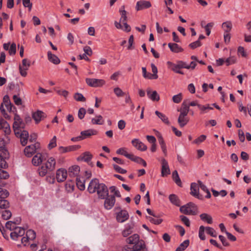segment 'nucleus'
Listing matches in <instances>:
<instances>
[{
    "label": "nucleus",
    "instance_id": "f257e3e1",
    "mask_svg": "<svg viewBox=\"0 0 251 251\" xmlns=\"http://www.w3.org/2000/svg\"><path fill=\"white\" fill-rule=\"evenodd\" d=\"M56 160L53 157H49L47 161L43 163L38 169L40 176H45L49 172H52L55 169Z\"/></svg>",
    "mask_w": 251,
    "mask_h": 251
},
{
    "label": "nucleus",
    "instance_id": "f03ea898",
    "mask_svg": "<svg viewBox=\"0 0 251 251\" xmlns=\"http://www.w3.org/2000/svg\"><path fill=\"white\" fill-rule=\"evenodd\" d=\"M180 211L186 215H195L197 214L198 208L193 202H189L180 207Z\"/></svg>",
    "mask_w": 251,
    "mask_h": 251
},
{
    "label": "nucleus",
    "instance_id": "7ed1b4c3",
    "mask_svg": "<svg viewBox=\"0 0 251 251\" xmlns=\"http://www.w3.org/2000/svg\"><path fill=\"white\" fill-rule=\"evenodd\" d=\"M86 84L92 87H101L105 84V81L102 79L86 78Z\"/></svg>",
    "mask_w": 251,
    "mask_h": 251
},
{
    "label": "nucleus",
    "instance_id": "20e7f679",
    "mask_svg": "<svg viewBox=\"0 0 251 251\" xmlns=\"http://www.w3.org/2000/svg\"><path fill=\"white\" fill-rule=\"evenodd\" d=\"M40 148V145L37 142L34 144L27 146L24 150L25 154L28 157H31L35 152L36 151Z\"/></svg>",
    "mask_w": 251,
    "mask_h": 251
},
{
    "label": "nucleus",
    "instance_id": "39448f33",
    "mask_svg": "<svg viewBox=\"0 0 251 251\" xmlns=\"http://www.w3.org/2000/svg\"><path fill=\"white\" fill-rule=\"evenodd\" d=\"M8 154L7 151L3 147H0V167L3 169H6L8 167V164L5 160Z\"/></svg>",
    "mask_w": 251,
    "mask_h": 251
},
{
    "label": "nucleus",
    "instance_id": "423d86ee",
    "mask_svg": "<svg viewBox=\"0 0 251 251\" xmlns=\"http://www.w3.org/2000/svg\"><path fill=\"white\" fill-rule=\"evenodd\" d=\"M99 198L104 199L108 195V190L107 186L103 183H100L97 190Z\"/></svg>",
    "mask_w": 251,
    "mask_h": 251
},
{
    "label": "nucleus",
    "instance_id": "0eeeda50",
    "mask_svg": "<svg viewBox=\"0 0 251 251\" xmlns=\"http://www.w3.org/2000/svg\"><path fill=\"white\" fill-rule=\"evenodd\" d=\"M161 164V176H167L171 174L170 169L167 161L164 158L160 159Z\"/></svg>",
    "mask_w": 251,
    "mask_h": 251
},
{
    "label": "nucleus",
    "instance_id": "6e6552de",
    "mask_svg": "<svg viewBox=\"0 0 251 251\" xmlns=\"http://www.w3.org/2000/svg\"><path fill=\"white\" fill-rule=\"evenodd\" d=\"M30 66V61L25 58L22 60V66L20 65L19 70L20 74L23 76H26L27 75L26 71Z\"/></svg>",
    "mask_w": 251,
    "mask_h": 251
},
{
    "label": "nucleus",
    "instance_id": "1a4fd4ad",
    "mask_svg": "<svg viewBox=\"0 0 251 251\" xmlns=\"http://www.w3.org/2000/svg\"><path fill=\"white\" fill-rule=\"evenodd\" d=\"M25 233V229L21 227H18L10 233V237L14 240H17L19 237L23 236Z\"/></svg>",
    "mask_w": 251,
    "mask_h": 251
},
{
    "label": "nucleus",
    "instance_id": "9d476101",
    "mask_svg": "<svg viewBox=\"0 0 251 251\" xmlns=\"http://www.w3.org/2000/svg\"><path fill=\"white\" fill-rule=\"evenodd\" d=\"M116 200L114 196H108L105 198L104 207L107 210L111 209L114 205Z\"/></svg>",
    "mask_w": 251,
    "mask_h": 251
},
{
    "label": "nucleus",
    "instance_id": "9b49d317",
    "mask_svg": "<svg viewBox=\"0 0 251 251\" xmlns=\"http://www.w3.org/2000/svg\"><path fill=\"white\" fill-rule=\"evenodd\" d=\"M67 176V172L65 169L60 168L56 171V178L59 182L65 181Z\"/></svg>",
    "mask_w": 251,
    "mask_h": 251
},
{
    "label": "nucleus",
    "instance_id": "f8f14e48",
    "mask_svg": "<svg viewBox=\"0 0 251 251\" xmlns=\"http://www.w3.org/2000/svg\"><path fill=\"white\" fill-rule=\"evenodd\" d=\"M46 117L47 115L44 112L39 110L32 113V117L35 121L36 124H38L42 120L46 118Z\"/></svg>",
    "mask_w": 251,
    "mask_h": 251
},
{
    "label": "nucleus",
    "instance_id": "ddd939ff",
    "mask_svg": "<svg viewBox=\"0 0 251 251\" xmlns=\"http://www.w3.org/2000/svg\"><path fill=\"white\" fill-rule=\"evenodd\" d=\"M151 6V4L150 1L142 0L137 2L135 8L137 11H140L149 8Z\"/></svg>",
    "mask_w": 251,
    "mask_h": 251
},
{
    "label": "nucleus",
    "instance_id": "4468645a",
    "mask_svg": "<svg viewBox=\"0 0 251 251\" xmlns=\"http://www.w3.org/2000/svg\"><path fill=\"white\" fill-rule=\"evenodd\" d=\"M129 218V215L127 211L121 210L117 213L116 219L118 222L123 223Z\"/></svg>",
    "mask_w": 251,
    "mask_h": 251
},
{
    "label": "nucleus",
    "instance_id": "2eb2a0df",
    "mask_svg": "<svg viewBox=\"0 0 251 251\" xmlns=\"http://www.w3.org/2000/svg\"><path fill=\"white\" fill-rule=\"evenodd\" d=\"M25 127V124L22 120L19 122H14L13 125V128L15 135L18 136V134L22 131V129Z\"/></svg>",
    "mask_w": 251,
    "mask_h": 251
},
{
    "label": "nucleus",
    "instance_id": "dca6fc26",
    "mask_svg": "<svg viewBox=\"0 0 251 251\" xmlns=\"http://www.w3.org/2000/svg\"><path fill=\"white\" fill-rule=\"evenodd\" d=\"M100 183L97 178L93 179L89 183L88 191L90 193H94L96 192Z\"/></svg>",
    "mask_w": 251,
    "mask_h": 251
},
{
    "label": "nucleus",
    "instance_id": "f3484780",
    "mask_svg": "<svg viewBox=\"0 0 251 251\" xmlns=\"http://www.w3.org/2000/svg\"><path fill=\"white\" fill-rule=\"evenodd\" d=\"M190 194L193 196L199 199H201V196L199 194V186L196 183H192L191 184Z\"/></svg>",
    "mask_w": 251,
    "mask_h": 251
},
{
    "label": "nucleus",
    "instance_id": "a211bd4d",
    "mask_svg": "<svg viewBox=\"0 0 251 251\" xmlns=\"http://www.w3.org/2000/svg\"><path fill=\"white\" fill-rule=\"evenodd\" d=\"M131 143L132 145L138 150L145 151L147 150V147L138 139L132 140Z\"/></svg>",
    "mask_w": 251,
    "mask_h": 251
},
{
    "label": "nucleus",
    "instance_id": "6ab92c4d",
    "mask_svg": "<svg viewBox=\"0 0 251 251\" xmlns=\"http://www.w3.org/2000/svg\"><path fill=\"white\" fill-rule=\"evenodd\" d=\"M18 136L20 137V141L22 146H25L27 143L28 139L29 138L28 132L26 130H23L22 131L20 132V134H18Z\"/></svg>",
    "mask_w": 251,
    "mask_h": 251
},
{
    "label": "nucleus",
    "instance_id": "aec40b11",
    "mask_svg": "<svg viewBox=\"0 0 251 251\" xmlns=\"http://www.w3.org/2000/svg\"><path fill=\"white\" fill-rule=\"evenodd\" d=\"M147 96L152 101H158L160 100V97L156 91H151L148 89L147 91Z\"/></svg>",
    "mask_w": 251,
    "mask_h": 251
},
{
    "label": "nucleus",
    "instance_id": "412c9836",
    "mask_svg": "<svg viewBox=\"0 0 251 251\" xmlns=\"http://www.w3.org/2000/svg\"><path fill=\"white\" fill-rule=\"evenodd\" d=\"M142 240L139 241V236L137 234H134L126 239V242L129 244L137 245Z\"/></svg>",
    "mask_w": 251,
    "mask_h": 251
},
{
    "label": "nucleus",
    "instance_id": "4be33fe9",
    "mask_svg": "<svg viewBox=\"0 0 251 251\" xmlns=\"http://www.w3.org/2000/svg\"><path fill=\"white\" fill-rule=\"evenodd\" d=\"M80 171V168L77 165L70 167L68 169L69 175L71 177L77 176Z\"/></svg>",
    "mask_w": 251,
    "mask_h": 251
},
{
    "label": "nucleus",
    "instance_id": "5701e85b",
    "mask_svg": "<svg viewBox=\"0 0 251 251\" xmlns=\"http://www.w3.org/2000/svg\"><path fill=\"white\" fill-rule=\"evenodd\" d=\"M98 132L97 130L94 129H89L86 130L82 131L80 132L81 136L84 137V139L89 137L92 135H96L98 134Z\"/></svg>",
    "mask_w": 251,
    "mask_h": 251
},
{
    "label": "nucleus",
    "instance_id": "b1692460",
    "mask_svg": "<svg viewBox=\"0 0 251 251\" xmlns=\"http://www.w3.org/2000/svg\"><path fill=\"white\" fill-rule=\"evenodd\" d=\"M43 161V157L42 154L37 153L33 156L32 159V163L34 166H39Z\"/></svg>",
    "mask_w": 251,
    "mask_h": 251
},
{
    "label": "nucleus",
    "instance_id": "393cba45",
    "mask_svg": "<svg viewBox=\"0 0 251 251\" xmlns=\"http://www.w3.org/2000/svg\"><path fill=\"white\" fill-rule=\"evenodd\" d=\"M168 47L170 50L175 53L181 52L183 51V49L176 43H170L168 44Z\"/></svg>",
    "mask_w": 251,
    "mask_h": 251
},
{
    "label": "nucleus",
    "instance_id": "a878e982",
    "mask_svg": "<svg viewBox=\"0 0 251 251\" xmlns=\"http://www.w3.org/2000/svg\"><path fill=\"white\" fill-rule=\"evenodd\" d=\"M0 128L3 130L5 135H9L11 132L10 126L6 121H0Z\"/></svg>",
    "mask_w": 251,
    "mask_h": 251
},
{
    "label": "nucleus",
    "instance_id": "bb28decb",
    "mask_svg": "<svg viewBox=\"0 0 251 251\" xmlns=\"http://www.w3.org/2000/svg\"><path fill=\"white\" fill-rule=\"evenodd\" d=\"M130 251H148L144 241H141L137 245H134Z\"/></svg>",
    "mask_w": 251,
    "mask_h": 251
},
{
    "label": "nucleus",
    "instance_id": "cd10ccee",
    "mask_svg": "<svg viewBox=\"0 0 251 251\" xmlns=\"http://www.w3.org/2000/svg\"><path fill=\"white\" fill-rule=\"evenodd\" d=\"M48 58L50 62L54 64H58L60 62L59 58L56 55L51 53L50 51L48 52Z\"/></svg>",
    "mask_w": 251,
    "mask_h": 251
},
{
    "label": "nucleus",
    "instance_id": "c85d7f7f",
    "mask_svg": "<svg viewBox=\"0 0 251 251\" xmlns=\"http://www.w3.org/2000/svg\"><path fill=\"white\" fill-rule=\"evenodd\" d=\"M2 101L3 104H4L7 110L9 111H11L12 110L13 105L10 100L9 96L7 95L4 96Z\"/></svg>",
    "mask_w": 251,
    "mask_h": 251
},
{
    "label": "nucleus",
    "instance_id": "c756f323",
    "mask_svg": "<svg viewBox=\"0 0 251 251\" xmlns=\"http://www.w3.org/2000/svg\"><path fill=\"white\" fill-rule=\"evenodd\" d=\"M104 123V120H103V117L100 115H97L95 118L91 119V124L92 125H102Z\"/></svg>",
    "mask_w": 251,
    "mask_h": 251
},
{
    "label": "nucleus",
    "instance_id": "7c9ffc66",
    "mask_svg": "<svg viewBox=\"0 0 251 251\" xmlns=\"http://www.w3.org/2000/svg\"><path fill=\"white\" fill-rule=\"evenodd\" d=\"M158 142L159 145H160L161 150L163 153L164 154V155L166 156L167 155V147L165 141L162 136H158Z\"/></svg>",
    "mask_w": 251,
    "mask_h": 251
},
{
    "label": "nucleus",
    "instance_id": "2f4dec72",
    "mask_svg": "<svg viewBox=\"0 0 251 251\" xmlns=\"http://www.w3.org/2000/svg\"><path fill=\"white\" fill-rule=\"evenodd\" d=\"M201 219L209 224H211L213 222L212 217L207 213H202L200 215Z\"/></svg>",
    "mask_w": 251,
    "mask_h": 251
},
{
    "label": "nucleus",
    "instance_id": "473e14b6",
    "mask_svg": "<svg viewBox=\"0 0 251 251\" xmlns=\"http://www.w3.org/2000/svg\"><path fill=\"white\" fill-rule=\"evenodd\" d=\"M169 199L172 204L177 206L180 205V201L176 195L171 194L169 196Z\"/></svg>",
    "mask_w": 251,
    "mask_h": 251
},
{
    "label": "nucleus",
    "instance_id": "72a5a7b5",
    "mask_svg": "<svg viewBox=\"0 0 251 251\" xmlns=\"http://www.w3.org/2000/svg\"><path fill=\"white\" fill-rule=\"evenodd\" d=\"M76 183L78 188L82 191L85 189V180L83 178L76 177Z\"/></svg>",
    "mask_w": 251,
    "mask_h": 251
},
{
    "label": "nucleus",
    "instance_id": "f704fd0d",
    "mask_svg": "<svg viewBox=\"0 0 251 251\" xmlns=\"http://www.w3.org/2000/svg\"><path fill=\"white\" fill-rule=\"evenodd\" d=\"M222 27L225 33H229L232 29V25L230 21H226L222 24Z\"/></svg>",
    "mask_w": 251,
    "mask_h": 251
},
{
    "label": "nucleus",
    "instance_id": "c9c22d12",
    "mask_svg": "<svg viewBox=\"0 0 251 251\" xmlns=\"http://www.w3.org/2000/svg\"><path fill=\"white\" fill-rule=\"evenodd\" d=\"M19 224V222L16 223L9 221L6 223L5 227L7 229L11 231H13L15 230L17 227H18L16 225Z\"/></svg>",
    "mask_w": 251,
    "mask_h": 251
},
{
    "label": "nucleus",
    "instance_id": "e433bc0d",
    "mask_svg": "<svg viewBox=\"0 0 251 251\" xmlns=\"http://www.w3.org/2000/svg\"><path fill=\"white\" fill-rule=\"evenodd\" d=\"M129 159L138 163L142 164L144 167L147 166L146 161L140 157L135 156L133 154H131L130 157H129Z\"/></svg>",
    "mask_w": 251,
    "mask_h": 251
},
{
    "label": "nucleus",
    "instance_id": "4c0bfd02",
    "mask_svg": "<svg viewBox=\"0 0 251 251\" xmlns=\"http://www.w3.org/2000/svg\"><path fill=\"white\" fill-rule=\"evenodd\" d=\"M155 114L162 120L165 124L169 125L170 124L168 117L164 114L158 111L155 112Z\"/></svg>",
    "mask_w": 251,
    "mask_h": 251
},
{
    "label": "nucleus",
    "instance_id": "58836bf2",
    "mask_svg": "<svg viewBox=\"0 0 251 251\" xmlns=\"http://www.w3.org/2000/svg\"><path fill=\"white\" fill-rule=\"evenodd\" d=\"M189 122V119L187 117L179 116L178 118V123L180 127L184 126Z\"/></svg>",
    "mask_w": 251,
    "mask_h": 251
},
{
    "label": "nucleus",
    "instance_id": "ea45409f",
    "mask_svg": "<svg viewBox=\"0 0 251 251\" xmlns=\"http://www.w3.org/2000/svg\"><path fill=\"white\" fill-rule=\"evenodd\" d=\"M116 153L119 154L123 155L127 158L130 157L131 154H129L126 151V149L125 148H121L117 150Z\"/></svg>",
    "mask_w": 251,
    "mask_h": 251
},
{
    "label": "nucleus",
    "instance_id": "a19ab883",
    "mask_svg": "<svg viewBox=\"0 0 251 251\" xmlns=\"http://www.w3.org/2000/svg\"><path fill=\"white\" fill-rule=\"evenodd\" d=\"M147 219L151 223L154 224V225H159L162 222V219H158L157 218V216L156 217L153 218L152 217L148 216L147 217Z\"/></svg>",
    "mask_w": 251,
    "mask_h": 251
},
{
    "label": "nucleus",
    "instance_id": "79ce46f5",
    "mask_svg": "<svg viewBox=\"0 0 251 251\" xmlns=\"http://www.w3.org/2000/svg\"><path fill=\"white\" fill-rule=\"evenodd\" d=\"M151 70L152 74H151V75L152 79H156L158 78V75H157V68L155 66V65L152 63L151 64Z\"/></svg>",
    "mask_w": 251,
    "mask_h": 251
},
{
    "label": "nucleus",
    "instance_id": "37998d69",
    "mask_svg": "<svg viewBox=\"0 0 251 251\" xmlns=\"http://www.w3.org/2000/svg\"><path fill=\"white\" fill-rule=\"evenodd\" d=\"M172 176H173V179L175 180V182L178 186H181V182L180 179L179 177L177 172L176 171H175L174 172H173Z\"/></svg>",
    "mask_w": 251,
    "mask_h": 251
},
{
    "label": "nucleus",
    "instance_id": "c03bdc74",
    "mask_svg": "<svg viewBox=\"0 0 251 251\" xmlns=\"http://www.w3.org/2000/svg\"><path fill=\"white\" fill-rule=\"evenodd\" d=\"M178 111H189V106L188 104V100H184L181 104L180 108Z\"/></svg>",
    "mask_w": 251,
    "mask_h": 251
},
{
    "label": "nucleus",
    "instance_id": "a18cd8bd",
    "mask_svg": "<svg viewBox=\"0 0 251 251\" xmlns=\"http://www.w3.org/2000/svg\"><path fill=\"white\" fill-rule=\"evenodd\" d=\"M26 236L29 240H33L36 238V233L34 230L29 229L26 231Z\"/></svg>",
    "mask_w": 251,
    "mask_h": 251
},
{
    "label": "nucleus",
    "instance_id": "49530a36",
    "mask_svg": "<svg viewBox=\"0 0 251 251\" xmlns=\"http://www.w3.org/2000/svg\"><path fill=\"white\" fill-rule=\"evenodd\" d=\"M9 203L7 200L5 199H1L0 200V208L2 209H6L9 207Z\"/></svg>",
    "mask_w": 251,
    "mask_h": 251
},
{
    "label": "nucleus",
    "instance_id": "de8ad7c7",
    "mask_svg": "<svg viewBox=\"0 0 251 251\" xmlns=\"http://www.w3.org/2000/svg\"><path fill=\"white\" fill-rule=\"evenodd\" d=\"M74 98L76 101H83V102L86 100V99L83 96V95L80 93H75L74 96Z\"/></svg>",
    "mask_w": 251,
    "mask_h": 251
},
{
    "label": "nucleus",
    "instance_id": "09e8293b",
    "mask_svg": "<svg viewBox=\"0 0 251 251\" xmlns=\"http://www.w3.org/2000/svg\"><path fill=\"white\" fill-rule=\"evenodd\" d=\"M113 91L115 94L118 97H123L125 95V93L122 91V90L120 88L118 87L114 88L113 89Z\"/></svg>",
    "mask_w": 251,
    "mask_h": 251
},
{
    "label": "nucleus",
    "instance_id": "8fccbe9b",
    "mask_svg": "<svg viewBox=\"0 0 251 251\" xmlns=\"http://www.w3.org/2000/svg\"><path fill=\"white\" fill-rule=\"evenodd\" d=\"M56 140L57 139L55 136H54L50 140L49 144H48V148L50 150H51L56 146Z\"/></svg>",
    "mask_w": 251,
    "mask_h": 251
},
{
    "label": "nucleus",
    "instance_id": "3c124183",
    "mask_svg": "<svg viewBox=\"0 0 251 251\" xmlns=\"http://www.w3.org/2000/svg\"><path fill=\"white\" fill-rule=\"evenodd\" d=\"M9 195V193L7 190L0 188V199H6Z\"/></svg>",
    "mask_w": 251,
    "mask_h": 251
},
{
    "label": "nucleus",
    "instance_id": "603ef678",
    "mask_svg": "<svg viewBox=\"0 0 251 251\" xmlns=\"http://www.w3.org/2000/svg\"><path fill=\"white\" fill-rule=\"evenodd\" d=\"M225 62L227 66L233 64L236 62V58L234 56H230L226 60Z\"/></svg>",
    "mask_w": 251,
    "mask_h": 251
},
{
    "label": "nucleus",
    "instance_id": "864d4df0",
    "mask_svg": "<svg viewBox=\"0 0 251 251\" xmlns=\"http://www.w3.org/2000/svg\"><path fill=\"white\" fill-rule=\"evenodd\" d=\"M92 157V155L89 152H84L82 156V159L85 162L89 161Z\"/></svg>",
    "mask_w": 251,
    "mask_h": 251
},
{
    "label": "nucleus",
    "instance_id": "5fc2aeb1",
    "mask_svg": "<svg viewBox=\"0 0 251 251\" xmlns=\"http://www.w3.org/2000/svg\"><path fill=\"white\" fill-rule=\"evenodd\" d=\"M9 54L10 55H15L16 52V45L15 43H13L9 47L8 50Z\"/></svg>",
    "mask_w": 251,
    "mask_h": 251
},
{
    "label": "nucleus",
    "instance_id": "6e6d98bb",
    "mask_svg": "<svg viewBox=\"0 0 251 251\" xmlns=\"http://www.w3.org/2000/svg\"><path fill=\"white\" fill-rule=\"evenodd\" d=\"M237 52L238 55H241L243 57H247V53L243 47H238Z\"/></svg>",
    "mask_w": 251,
    "mask_h": 251
},
{
    "label": "nucleus",
    "instance_id": "4d7b16f0",
    "mask_svg": "<svg viewBox=\"0 0 251 251\" xmlns=\"http://www.w3.org/2000/svg\"><path fill=\"white\" fill-rule=\"evenodd\" d=\"M173 101L176 103H179L182 99V95L181 93H179L177 95H175L173 97Z\"/></svg>",
    "mask_w": 251,
    "mask_h": 251
},
{
    "label": "nucleus",
    "instance_id": "13d9d810",
    "mask_svg": "<svg viewBox=\"0 0 251 251\" xmlns=\"http://www.w3.org/2000/svg\"><path fill=\"white\" fill-rule=\"evenodd\" d=\"M132 232V228L130 226L126 227L123 231L122 235L124 237H127Z\"/></svg>",
    "mask_w": 251,
    "mask_h": 251
},
{
    "label": "nucleus",
    "instance_id": "bf43d9fd",
    "mask_svg": "<svg viewBox=\"0 0 251 251\" xmlns=\"http://www.w3.org/2000/svg\"><path fill=\"white\" fill-rule=\"evenodd\" d=\"M204 230H205V227L203 226H201L200 227L199 232V236L200 238L202 240H204L205 239L204 233Z\"/></svg>",
    "mask_w": 251,
    "mask_h": 251
},
{
    "label": "nucleus",
    "instance_id": "052dcab7",
    "mask_svg": "<svg viewBox=\"0 0 251 251\" xmlns=\"http://www.w3.org/2000/svg\"><path fill=\"white\" fill-rule=\"evenodd\" d=\"M142 73H143V77L145 78L149 79H152L151 75V73H148L147 72L146 68L145 67H142Z\"/></svg>",
    "mask_w": 251,
    "mask_h": 251
},
{
    "label": "nucleus",
    "instance_id": "680f3d73",
    "mask_svg": "<svg viewBox=\"0 0 251 251\" xmlns=\"http://www.w3.org/2000/svg\"><path fill=\"white\" fill-rule=\"evenodd\" d=\"M109 189L110 190L111 192L114 193L113 196H114L115 197H117L120 198L121 197V195L120 194L119 191L118 190L116 189L115 186H111Z\"/></svg>",
    "mask_w": 251,
    "mask_h": 251
},
{
    "label": "nucleus",
    "instance_id": "e2e57ef3",
    "mask_svg": "<svg viewBox=\"0 0 251 251\" xmlns=\"http://www.w3.org/2000/svg\"><path fill=\"white\" fill-rule=\"evenodd\" d=\"M12 216L11 212L9 210H5L2 213V217L5 220H7L9 219Z\"/></svg>",
    "mask_w": 251,
    "mask_h": 251
},
{
    "label": "nucleus",
    "instance_id": "0e129e2a",
    "mask_svg": "<svg viewBox=\"0 0 251 251\" xmlns=\"http://www.w3.org/2000/svg\"><path fill=\"white\" fill-rule=\"evenodd\" d=\"M206 138V136L204 135H201L197 139H196L194 141L193 143L196 144H200L202 142L204 141Z\"/></svg>",
    "mask_w": 251,
    "mask_h": 251
},
{
    "label": "nucleus",
    "instance_id": "69168bd1",
    "mask_svg": "<svg viewBox=\"0 0 251 251\" xmlns=\"http://www.w3.org/2000/svg\"><path fill=\"white\" fill-rule=\"evenodd\" d=\"M23 4L24 7H27L29 11H31L32 3L30 2V0H23Z\"/></svg>",
    "mask_w": 251,
    "mask_h": 251
},
{
    "label": "nucleus",
    "instance_id": "338daca9",
    "mask_svg": "<svg viewBox=\"0 0 251 251\" xmlns=\"http://www.w3.org/2000/svg\"><path fill=\"white\" fill-rule=\"evenodd\" d=\"M86 114V110L84 108H80L78 112V117L80 119L84 118Z\"/></svg>",
    "mask_w": 251,
    "mask_h": 251
},
{
    "label": "nucleus",
    "instance_id": "774afa93",
    "mask_svg": "<svg viewBox=\"0 0 251 251\" xmlns=\"http://www.w3.org/2000/svg\"><path fill=\"white\" fill-rule=\"evenodd\" d=\"M207 234L210 235L212 237H216L217 235L215 234V231L211 227H206L205 228Z\"/></svg>",
    "mask_w": 251,
    "mask_h": 251
}]
</instances>
